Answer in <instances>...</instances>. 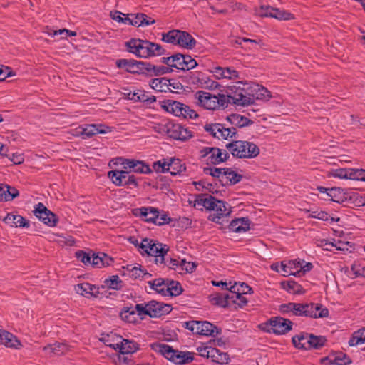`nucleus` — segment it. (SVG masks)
Listing matches in <instances>:
<instances>
[{
    "label": "nucleus",
    "instance_id": "18",
    "mask_svg": "<svg viewBox=\"0 0 365 365\" xmlns=\"http://www.w3.org/2000/svg\"><path fill=\"white\" fill-rule=\"evenodd\" d=\"M119 163L123 165V169L128 170L129 173L134 172L141 174H149L152 172L150 166L144 161L135 159L120 158Z\"/></svg>",
    "mask_w": 365,
    "mask_h": 365
},
{
    "label": "nucleus",
    "instance_id": "22",
    "mask_svg": "<svg viewBox=\"0 0 365 365\" xmlns=\"http://www.w3.org/2000/svg\"><path fill=\"white\" fill-rule=\"evenodd\" d=\"M209 72L212 73L217 79H237L239 78V73L237 70L231 67L213 66L209 69Z\"/></svg>",
    "mask_w": 365,
    "mask_h": 365
},
{
    "label": "nucleus",
    "instance_id": "34",
    "mask_svg": "<svg viewBox=\"0 0 365 365\" xmlns=\"http://www.w3.org/2000/svg\"><path fill=\"white\" fill-rule=\"evenodd\" d=\"M222 287H225L226 289H230L229 297L230 302H233L240 307H243L247 303V300L245 297V294H241L240 292H236L235 290L228 288L226 282H220Z\"/></svg>",
    "mask_w": 365,
    "mask_h": 365
},
{
    "label": "nucleus",
    "instance_id": "50",
    "mask_svg": "<svg viewBox=\"0 0 365 365\" xmlns=\"http://www.w3.org/2000/svg\"><path fill=\"white\" fill-rule=\"evenodd\" d=\"M131 98L135 101L141 102L155 101V98L154 96H149L148 94L145 93L144 91L142 90H138L136 91H134Z\"/></svg>",
    "mask_w": 365,
    "mask_h": 365
},
{
    "label": "nucleus",
    "instance_id": "33",
    "mask_svg": "<svg viewBox=\"0 0 365 365\" xmlns=\"http://www.w3.org/2000/svg\"><path fill=\"white\" fill-rule=\"evenodd\" d=\"M252 89L253 93L251 94L255 99L267 101L272 98V94L265 87L253 84L249 86Z\"/></svg>",
    "mask_w": 365,
    "mask_h": 365
},
{
    "label": "nucleus",
    "instance_id": "57",
    "mask_svg": "<svg viewBox=\"0 0 365 365\" xmlns=\"http://www.w3.org/2000/svg\"><path fill=\"white\" fill-rule=\"evenodd\" d=\"M120 315L123 321L128 323H133L136 320L135 312L134 310H130V309H124Z\"/></svg>",
    "mask_w": 365,
    "mask_h": 365
},
{
    "label": "nucleus",
    "instance_id": "46",
    "mask_svg": "<svg viewBox=\"0 0 365 365\" xmlns=\"http://www.w3.org/2000/svg\"><path fill=\"white\" fill-rule=\"evenodd\" d=\"M210 301L212 304L218 306L226 307L229 305L230 299L229 293L227 294H217L211 297Z\"/></svg>",
    "mask_w": 365,
    "mask_h": 365
},
{
    "label": "nucleus",
    "instance_id": "5",
    "mask_svg": "<svg viewBox=\"0 0 365 365\" xmlns=\"http://www.w3.org/2000/svg\"><path fill=\"white\" fill-rule=\"evenodd\" d=\"M161 40L167 43L192 49L195 46L196 41L188 33L180 30H171L162 34Z\"/></svg>",
    "mask_w": 365,
    "mask_h": 365
},
{
    "label": "nucleus",
    "instance_id": "62",
    "mask_svg": "<svg viewBox=\"0 0 365 365\" xmlns=\"http://www.w3.org/2000/svg\"><path fill=\"white\" fill-rule=\"evenodd\" d=\"M76 257L84 264H91V257L88 253L80 250L76 252Z\"/></svg>",
    "mask_w": 365,
    "mask_h": 365
},
{
    "label": "nucleus",
    "instance_id": "49",
    "mask_svg": "<svg viewBox=\"0 0 365 365\" xmlns=\"http://www.w3.org/2000/svg\"><path fill=\"white\" fill-rule=\"evenodd\" d=\"M225 178L232 185H235L241 181L242 175L233 170L232 168H225Z\"/></svg>",
    "mask_w": 365,
    "mask_h": 365
},
{
    "label": "nucleus",
    "instance_id": "37",
    "mask_svg": "<svg viewBox=\"0 0 365 365\" xmlns=\"http://www.w3.org/2000/svg\"><path fill=\"white\" fill-rule=\"evenodd\" d=\"M309 334L307 333H299L292 337V343L294 346L300 349H309Z\"/></svg>",
    "mask_w": 365,
    "mask_h": 365
},
{
    "label": "nucleus",
    "instance_id": "10",
    "mask_svg": "<svg viewBox=\"0 0 365 365\" xmlns=\"http://www.w3.org/2000/svg\"><path fill=\"white\" fill-rule=\"evenodd\" d=\"M196 350L200 356L210 359L212 362L227 364L230 361L229 355L211 346V342L200 344L197 346Z\"/></svg>",
    "mask_w": 365,
    "mask_h": 365
},
{
    "label": "nucleus",
    "instance_id": "38",
    "mask_svg": "<svg viewBox=\"0 0 365 365\" xmlns=\"http://www.w3.org/2000/svg\"><path fill=\"white\" fill-rule=\"evenodd\" d=\"M149 85L153 89L158 92H166L170 90V80L165 78L151 79Z\"/></svg>",
    "mask_w": 365,
    "mask_h": 365
},
{
    "label": "nucleus",
    "instance_id": "26",
    "mask_svg": "<svg viewBox=\"0 0 365 365\" xmlns=\"http://www.w3.org/2000/svg\"><path fill=\"white\" fill-rule=\"evenodd\" d=\"M168 133L170 136L175 140H186L190 138L192 135V132L180 124L172 125L169 128Z\"/></svg>",
    "mask_w": 365,
    "mask_h": 365
},
{
    "label": "nucleus",
    "instance_id": "24",
    "mask_svg": "<svg viewBox=\"0 0 365 365\" xmlns=\"http://www.w3.org/2000/svg\"><path fill=\"white\" fill-rule=\"evenodd\" d=\"M143 63L134 59L121 58L116 61L118 68L131 73H138L143 69Z\"/></svg>",
    "mask_w": 365,
    "mask_h": 365
},
{
    "label": "nucleus",
    "instance_id": "21",
    "mask_svg": "<svg viewBox=\"0 0 365 365\" xmlns=\"http://www.w3.org/2000/svg\"><path fill=\"white\" fill-rule=\"evenodd\" d=\"M257 14L260 16L272 17L278 20H290L294 18L291 13L269 6H261L257 10Z\"/></svg>",
    "mask_w": 365,
    "mask_h": 365
},
{
    "label": "nucleus",
    "instance_id": "15",
    "mask_svg": "<svg viewBox=\"0 0 365 365\" xmlns=\"http://www.w3.org/2000/svg\"><path fill=\"white\" fill-rule=\"evenodd\" d=\"M292 322L282 317L271 318L267 322L262 324V328L269 333L278 335L284 334L292 329Z\"/></svg>",
    "mask_w": 365,
    "mask_h": 365
},
{
    "label": "nucleus",
    "instance_id": "42",
    "mask_svg": "<svg viewBox=\"0 0 365 365\" xmlns=\"http://www.w3.org/2000/svg\"><path fill=\"white\" fill-rule=\"evenodd\" d=\"M185 170V167L179 159L170 158L168 172L173 175L180 174Z\"/></svg>",
    "mask_w": 365,
    "mask_h": 365
},
{
    "label": "nucleus",
    "instance_id": "64",
    "mask_svg": "<svg viewBox=\"0 0 365 365\" xmlns=\"http://www.w3.org/2000/svg\"><path fill=\"white\" fill-rule=\"evenodd\" d=\"M351 271L356 277L365 275V267H362L359 262H354L352 264Z\"/></svg>",
    "mask_w": 365,
    "mask_h": 365
},
{
    "label": "nucleus",
    "instance_id": "25",
    "mask_svg": "<svg viewBox=\"0 0 365 365\" xmlns=\"http://www.w3.org/2000/svg\"><path fill=\"white\" fill-rule=\"evenodd\" d=\"M76 292L86 298H96L99 294V288L88 282L78 284L75 286Z\"/></svg>",
    "mask_w": 365,
    "mask_h": 365
},
{
    "label": "nucleus",
    "instance_id": "23",
    "mask_svg": "<svg viewBox=\"0 0 365 365\" xmlns=\"http://www.w3.org/2000/svg\"><path fill=\"white\" fill-rule=\"evenodd\" d=\"M107 346L118 350L122 354H131L139 349V345L134 341L123 339L120 343L110 344Z\"/></svg>",
    "mask_w": 365,
    "mask_h": 365
},
{
    "label": "nucleus",
    "instance_id": "16",
    "mask_svg": "<svg viewBox=\"0 0 365 365\" xmlns=\"http://www.w3.org/2000/svg\"><path fill=\"white\" fill-rule=\"evenodd\" d=\"M244 88L240 86H234L235 91L232 95H228L227 98L229 102L232 101L237 106H251L255 103V98L246 91L247 88H250L247 83H244Z\"/></svg>",
    "mask_w": 365,
    "mask_h": 365
},
{
    "label": "nucleus",
    "instance_id": "63",
    "mask_svg": "<svg viewBox=\"0 0 365 365\" xmlns=\"http://www.w3.org/2000/svg\"><path fill=\"white\" fill-rule=\"evenodd\" d=\"M171 219L168 217V215L165 213L159 215V212H158L156 219L154 221V224L157 225H163L165 224H168L170 222Z\"/></svg>",
    "mask_w": 365,
    "mask_h": 365
},
{
    "label": "nucleus",
    "instance_id": "39",
    "mask_svg": "<svg viewBox=\"0 0 365 365\" xmlns=\"http://www.w3.org/2000/svg\"><path fill=\"white\" fill-rule=\"evenodd\" d=\"M160 61L170 68H175L181 70V61L183 59L182 55L178 53L170 57H163Z\"/></svg>",
    "mask_w": 365,
    "mask_h": 365
},
{
    "label": "nucleus",
    "instance_id": "45",
    "mask_svg": "<svg viewBox=\"0 0 365 365\" xmlns=\"http://www.w3.org/2000/svg\"><path fill=\"white\" fill-rule=\"evenodd\" d=\"M140 210L141 216L144 218L145 221L154 224V221L156 219V216L158 212L157 209L151 207H141Z\"/></svg>",
    "mask_w": 365,
    "mask_h": 365
},
{
    "label": "nucleus",
    "instance_id": "17",
    "mask_svg": "<svg viewBox=\"0 0 365 365\" xmlns=\"http://www.w3.org/2000/svg\"><path fill=\"white\" fill-rule=\"evenodd\" d=\"M330 175L339 179L365 181V170L358 168H337L330 172Z\"/></svg>",
    "mask_w": 365,
    "mask_h": 365
},
{
    "label": "nucleus",
    "instance_id": "6",
    "mask_svg": "<svg viewBox=\"0 0 365 365\" xmlns=\"http://www.w3.org/2000/svg\"><path fill=\"white\" fill-rule=\"evenodd\" d=\"M156 350L168 360L175 364H185L193 361V356L191 352L175 350L167 344H157Z\"/></svg>",
    "mask_w": 365,
    "mask_h": 365
},
{
    "label": "nucleus",
    "instance_id": "28",
    "mask_svg": "<svg viewBox=\"0 0 365 365\" xmlns=\"http://www.w3.org/2000/svg\"><path fill=\"white\" fill-rule=\"evenodd\" d=\"M0 342L10 349H20L22 347V344L18 338L12 333L6 330L1 334Z\"/></svg>",
    "mask_w": 365,
    "mask_h": 365
},
{
    "label": "nucleus",
    "instance_id": "53",
    "mask_svg": "<svg viewBox=\"0 0 365 365\" xmlns=\"http://www.w3.org/2000/svg\"><path fill=\"white\" fill-rule=\"evenodd\" d=\"M106 286L112 289H120L122 288V281L117 275H113L105 280Z\"/></svg>",
    "mask_w": 365,
    "mask_h": 365
},
{
    "label": "nucleus",
    "instance_id": "12",
    "mask_svg": "<svg viewBox=\"0 0 365 365\" xmlns=\"http://www.w3.org/2000/svg\"><path fill=\"white\" fill-rule=\"evenodd\" d=\"M111 131V128L104 124H86L72 129L71 133L76 137L87 139L97 134H106Z\"/></svg>",
    "mask_w": 365,
    "mask_h": 365
},
{
    "label": "nucleus",
    "instance_id": "59",
    "mask_svg": "<svg viewBox=\"0 0 365 365\" xmlns=\"http://www.w3.org/2000/svg\"><path fill=\"white\" fill-rule=\"evenodd\" d=\"M230 289H232L236 291V292H240L241 294H250L251 292L252 289L244 282H238L235 283L233 286L230 287Z\"/></svg>",
    "mask_w": 365,
    "mask_h": 365
},
{
    "label": "nucleus",
    "instance_id": "54",
    "mask_svg": "<svg viewBox=\"0 0 365 365\" xmlns=\"http://www.w3.org/2000/svg\"><path fill=\"white\" fill-rule=\"evenodd\" d=\"M183 61H181V70L188 71L196 67V61L190 56L182 55Z\"/></svg>",
    "mask_w": 365,
    "mask_h": 365
},
{
    "label": "nucleus",
    "instance_id": "36",
    "mask_svg": "<svg viewBox=\"0 0 365 365\" xmlns=\"http://www.w3.org/2000/svg\"><path fill=\"white\" fill-rule=\"evenodd\" d=\"M128 172V170L125 169L123 170H111L108 172V176L116 186H125V180Z\"/></svg>",
    "mask_w": 365,
    "mask_h": 365
},
{
    "label": "nucleus",
    "instance_id": "19",
    "mask_svg": "<svg viewBox=\"0 0 365 365\" xmlns=\"http://www.w3.org/2000/svg\"><path fill=\"white\" fill-rule=\"evenodd\" d=\"M205 130L219 140H227L230 138H232L236 133L235 128H225L220 123L206 124Z\"/></svg>",
    "mask_w": 365,
    "mask_h": 365
},
{
    "label": "nucleus",
    "instance_id": "20",
    "mask_svg": "<svg viewBox=\"0 0 365 365\" xmlns=\"http://www.w3.org/2000/svg\"><path fill=\"white\" fill-rule=\"evenodd\" d=\"M34 214L41 222L49 227H55L58 222L56 215L47 209L41 202H38L35 205Z\"/></svg>",
    "mask_w": 365,
    "mask_h": 365
},
{
    "label": "nucleus",
    "instance_id": "41",
    "mask_svg": "<svg viewBox=\"0 0 365 365\" xmlns=\"http://www.w3.org/2000/svg\"><path fill=\"white\" fill-rule=\"evenodd\" d=\"M148 284L152 289L163 296H165L166 288L168 287V279L165 280L162 278H158L153 281H150Z\"/></svg>",
    "mask_w": 365,
    "mask_h": 365
},
{
    "label": "nucleus",
    "instance_id": "35",
    "mask_svg": "<svg viewBox=\"0 0 365 365\" xmlns=\"http://www.w3.org/2000/svg\"><path fill=\"white\" fill-rule=\"evenodd\" d=\"M227 120L231 125L237 128L248 126L252 123V120L238 113H232L228 115Z\"/></svg>",
    "mask_w": 365,
    "mask_h": 365
},
{
    "label": "nucleus",
    "instance_id": "13",
    "mask_svg": "<svg viewBox=\"0 0 365 365\" xmlns=\"http://www.w3.org/2000/svg\"><path fill=\"white\" fill-rule=\"evenodd\" d=\"M186 328L194 334L216 336L221 333V329L207 321H190L186 322Z\"/></svg>",
    "mask_w": 365,
    "mask_h": 365
},
{
    "label": "nucleus",
    "instance_id": "44",
    "mask_svg": "<svg viewBox=\"0 0 365 365\" xmlns=\"http://www.w3.org/2000/svg\"><path fill=\"white\" fill-rule=\"evenodd\" d=\"M43 350L47 354L60 355L63 354L67 350V346L66 344L56 342L53 344H48L44 346Z\"/></svg>",
    "mask_w": 365,
    "mask_h": 365
},
{
    "label": "nucleus",
    "instance_id": "56",
    "mask_svg": "<svg viewBox=\"0 0 365 365\" xmlns=\"http://www.w3.org/2000/svg\"><path fill=\"white\" fill-rule=\"evenodd\" d=\"M5 157H6L10 161L15 165L21 164L24 160V157L22 153H9V150H6Z\"/></svg>",
    "mask_w": 365,
    "mask_h": 365
},
{
    "label": "nucleus",
    "instance_id": "58",
    "mask_svg": "<svg viewBox=\"0 0 365 365\" xmlns=\"http://www.w3.org/2000/svg\"><path fill=\"white\" fill-rule=\"evenodd\" d=\"M349 200L356 207H362L365 205V196L359 193H353L349 196Z\"/></svg>",
    "mask_w": 365,
    "mask_h": 365
},
{
    "label": "nucleus",
    "instance_id": "40",
    "mask_svg": "<svg viewBox=\"0 0 365 365\" xmlns=\"http://www.w3.org/2000/svg\"><path fill=\"white\" fill-rule=\"evenodd\" d=\"M330 200L337 202L343 203L347 200V196L343 189L339 187H331L329 190Z\"/></svg>",
    "mask_w": 365,
    "mask_h": 365
},
{
    "label": "nucleus",
    "instance_id": "47",
    "mask_svg": "<svg viewBox=\"0 0 365 365\" xmlns=\"http://www.w3.org/2000/svg\"><path fill=\"white\" fill-rule=\"evenodd\" d=\"M167 285L165 296H178L182 291L180 284L178 282L168 280Z\"/></svg>",
    "mask_w": 365,
    "mask_h": 365
},
{
    "label": "nucleus",
    "instance_id": "48",
    "mask_svg": "<svg viewBox=\"0 0 365 365\" xmlns=\"http://www.w3.org/2000/svg\"><path fill=\"white\" fill-rule=\"evenodd\" d=\"M334 365H349L351 363L350 358L343 352L332 353Z\"/></svg>",
    "mask_w": 365,
    "mask_h": 365
},
{
    "label": "nucleus",
    "instance_id": "30",
    "mask_svg": "<svg viewBox=\"0 0 365 365\" xmlns=\"http://www.w3.org/2000/svg\"><path fill=\"white\" fill-rule=\"evenodd\" d=\"M3 221L11 227H29V222L24 217L19 215L8 213Z\"/></svg>",
    "mask_w": 365,
    "mask_h": 365
},
{
    "label": "nucleus",
    "instance_id": "3",
    "mask_svg": "<svg viewBox=\"0 0 365 365\" xmlns=\"http://www.w3.org/2000/svg\"><path fill=\"white\" fill-rule=\"evenodd\" d=\"M227 150L237 158L252 159L259 154V147L247 140H235L226 145Z\"/></svg>",
    "mask_w": 365,
    "mask_h": 365
},
{
    "label": "nucleus",
    "instance_id": "43",
    "mask_svg": "<svg viewBox=\"0 0 365 365\" xmlns=\"http://www.w3.org/2000/svg\"><path fill=\"white\" fill-rule=\"evenodd\" d=\"M365 343V327L359 329L354 332L349 341L350 346L361 345Z\"/></svg>",
    "mask_w": 365,
    "mask_h": 365
},
{
    "label": "nucleus",
    "instance_id": "2",
    "mask_svg": "<svg viewBox=\"0 0 365 365\" xmlns=\"http://www.w3.org/2000/svg\"><path fill=\"white\" fill-rule=\"evenodd\" d=\"M128 51L140 58L160 56L165 53L160 44L146 40L133 38L126 43Z\"/></svg>",
    "mask_w": 365,
    "mask_h": 365
},
{
    "label": "nucleus",
    "instance_id": "27",
    "mask_svg": "<svg viewBox=\"0 0 365 365\" xmlns=\"http://www.w3.org/2000/svg\"><path fill=\"white\" fill-rule=\"evenodd\" d=\"M128 24L135 26H147L155 24V21L145 14L139 13L136 14H130L128 19Z\"/></svg>",
    "mask_w": 365,
    "mask_h": 365
},
{
    "label": "nucleus",
    "instance_id": "32",
    "mask_svg": "<svg viewBox=\"0 0 365 365\" xmlns=\"http://www.w3.org/2000/svg\"><path fill=\"white\" fill-rule=\"evenodd\" d=\"M299 264L300 261L297 259L283 261L282 267L284 269L283 276L293 275L299 277Z\"/></svg>",
    "mask_w": 365,
    "mask_h": 365
},
{
    "label": "nucleus",
    "instance_id": "4",
    "mask_svg": "<svg viewBox=\"0 0 365 365\" xmlns=\"http://www.w3.org/2000/svg\"><path fill=\"white\" fill-rule=\"evenodd\" d=\"M197 104L206 110H215L224 107L227 103V96L224 94L217 96L211 93L198 91L195 95Z\"/></svg>",
    "mask_w": 365,
    "mask_h": 365
},
{
    "label": "nucleus",
    "instance_id": "1",
    "mask_svg": "<svg viewBox=\"0 0 365 365\" xmlns=\"http://www.w3.org/2000/svg\"><path fill=\"white\" fill-rule=\"evenodd\" d=\"M195 206L203 207L209 210V220L217 223H220L221 220L228 217L232 212V208L227 202L218 200L212 196L197 199Z\"/></svg>",
    "mask_w": 365,
    "mask_h": 365
},
{
    "label": "nucleus",
    "instance_id": "61",
    "mask_svg": "<svg viewBox=\"0 0 365 365\" xmlns=\"http://www.w3.org/2000/svg\"><path fill=\"white\" fill-rule=\"evenodd\" d=\"M197 267V264L192 262H187L185 259L180 260V268L182 270H185L186 272L192 273Z\"/></svg>",
    "mask_w": 365,
    "mask_h": 365
},
{
    "label": "nucleus",
    "instance_id": "14",
    "mask_svg": "<svg viewBox=\"0 0 365 365\" xmlns=\"http://www.w3.org/2000/svg\"><path fill=\"white\" fill-rule=\"evenodd\" d=\"M200 157L207 164L217 165L225 162L229 158L227 150L215 147H204L200 150Z\"/></svg>",
    "mask_w": 365,
    "mask_h": 365
},
{
    "label": "nucleus",
    "instance_id": "51",
    "mask_svg": "<svg viewBox=\"0 0 365 365\" xmlns=\"http://www.w3.org/2000/svg\"><path fill=\"white\" fill-rule=\"evenodd\" d=\"M309 349H319L321 347H322L325 342L326 339L323 336H314L312 334H309Z\"/></svg>",
    "mask_w": 365,
    "mask_h": 365
},
{
    "label": "nucleus",
    "instance_id": "60",
    "mask_svg": "<svg viewBox=\"0 0 365 365\" xmlns=\"http://www.w3.org/2000/svg\"><path fill=\"white\" fill-rule=\"evenodd\" d=\"M295 307L294 302L283 304L279 306V312L282 314H287L289 317L293 316L294 308Z\"/></svg>",
    "mask_w": 365,
    "mask_h": 365
},
{
    "label": "nucleus",
    "instance_id": "52",
    "mask_svg": "<svg viewBox=\"0 0 365 365\" xmlns=\"http://www.w3.org/2000/svg\"><path fill=\"white\" fill-rule=\"evenodd\" d=\"M170 159L163 158L153 164V168L156 173H166L168 170Z\"/></svg>",
    "mask_w": 365,
    "mask_h": 365
},
{
    "label": "nucleus",
    "instance_id": "11",
    "mask_svg": "<svg viewBox=\"0 0 365 365\" xmlns=\"http://www.w3.org/2000/svg\"><path fill=\"white\" fill-rule=\"evenodd\" d=\"M135 309L140 314H146L150 317H160L170 313L172 310L170 304L155 300L150 301L148 303L138 304Z\"/></svg>",
    "mask_w": 365,
    "mask_h": 365
},
{
    "label": "nucleus",
    "instance_id": "29",
    "mask_svg": "<svg viewBox=\"0 0 365 365\" xmlns=\"http://www.w3.org/2000/svg\"><path fill=\"white\" fill-rule=\"evenodd\" d=\"M250 221L247 217L236 218L231 221L229 230L231 232L242 233L250 229Z\"/></svg>",
    "mask_w": 365,
    "mask_h": 365
},
{
    "label": "nucleus",
    "instance_id": "8",
    "mask_svg": "<svg viewBox=\"0 0 365 365\" xmlns=\"http://www.w3.org/2000/svg\"><path fill=\"white\" fill-rule=\"evenodd\" d=\"M162 108L166 112L178 117L195 119L198 114L188 106L171 99L165 100L161 104Z\"/></svg>",
    "mask_w": 365,
    "mask_h": 365
},
{
    "label": "nucleus",
    "instance_id": "7",
    "mask_svg": "<svg viewBox=\"0 0 365 365\" xmlns=\"http://www.w3.org/2000/svg\"><path fill=\"white\" fill-rule=\"evenodd\" d=\"M142 252H145L150 256L155 257V262L157 264H165V256L167 255L168 247L167 245L154 240L143 239L140 245Z\"/></svg>",
    "mask_w": 365,
    "mask_h": 365
},
{
    "label": "nucleus",
    "instance_id": "55",
    "mask_svg": "<svg viewBox=\"0 0 365 365\" xmlns=\"http://www.w3.org/2000/svg\"><path fill=\"white\" fill-rule=\"evenodd\" d=\"M312 216L314 218L323 221H331V222L339 221V217H331L327 212L324 211L314 212Z\"/></svg>",
    "mask_w": 365,
    "mask_h": 365
},
{
    "label": "nucleus",
    "instance_id": "9",
    "mask_svg": "<svg viewBox=\"0 0 365 365\" xmlns=\"http://www.w3.org/2000/svg\"><path fill=\"white\" fill-rule=\"evenodd\" d=\"M294 306L293 316L319 318L326 317L329 314L328 309L319 304L294 303Z\"/></svg>",
    "mask_w": 365,
    "mask_h": 365
},
{
    "label": "nucleus",
    "instance_id": "31",
    "mask_svg": "<svg viewBox=\"0 0 365 365\" xmlns=\"http://www.w3.org/2000/svg\"><path fill=\"white\" fill-rule=\"evenodd\" d=\"M19 195V192L16 187L0 183V202L11 201Z\"/></svg>",
    "mask_w": 365,
    "mask_h": 365
}]
</instances>
